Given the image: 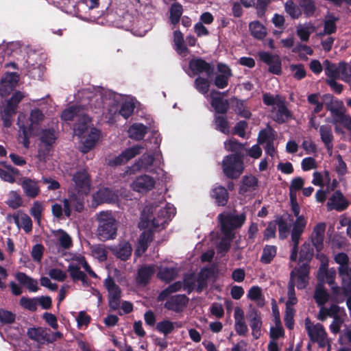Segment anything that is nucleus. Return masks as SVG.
Returning <instances> with one entry per match:
<instances>
[{
	"label": "nucleus",
	"instance_id": "f257e3e1",
	"mask_svg": "<svg viewBox=\"0 0 351 351\" xmlns=\"http://www.w3.org/2000/svg\"><path fill=\"white\" fill-rule=\"evenodd\" d=\"M175 214L174 206L163 200L146 205L138 223V227L144 231L138 239L136 256H141L145 252L148 243L152 240V231L157 228H163Z\"/></svg>",
	"mask_w": 351,
	"mask_h": 351
},
{
	"label": "nucleus",
	"instance_id": "f03ea898",
	"mask_svg": "<svg viewBox=\"0 0 351 351\" xmlns=\"http://www.w3.org/2000/svg\"><path fill=\"white\" fill-rule=\"evenodd\" d=\"M87 98L90 99L91 102H95V109H106L104 112L106 117L110 120L118 112L122 117L127 119L133 112L136 106V101L132 97H123L121 95L113 93H86Z\"/></svg>",
	"mask_w": 351,
	"mask_h": 351
},
{
	"label": "nucleus",
	"instance_id": "7ed1b4c3",
	"mask_svg": "<svg viewBox=\"0 0 351 351\" xmlns=\"http://www.w3.org/2000/svg\"><path fill=\"white\" fill-rule=\"evenodd\" d=\"M45 119V115L43 112L34 108L31 110L28 122L26 123V117L23 112H19L17 119V125L19 128L20 143L25 148L29 147L30 142L29 138L32 135H37L40 130V125Z\"/></svg>",
	"mask_w": 351,
	"mask_h": 351
},
{
	"label": "nucleus",
	"instance_id": "20e7f679",
	"mask_svg": "<svg viewBox=\"0 0 351 351\" xmlns=\"http://www.w3.org/2000/svg\"><path fill=\"white\" fill-rule=\"evenodd\" d=\"M210 274L208 269H203L197 276L190 274L186 276L184 280V284L180 282H175L164 290L160 295V300H164L168 294L178 291L183 289L189 293L197 288L198 291H201L206 285V280Z\"/></svg>",
	"mask_w": 351,
	"mask_h": 351
},
{
	"label": "nucleus",
	"instance_id": "39448f33",
	"mask_svg": "<svg viewBox=\"0 0 351 351\" xmlns=\"http://www.w3.org/2000/svg\"><path fill=\"white\" fill-rule=\"evenodd\" d=\"M74 134L80 139L81 149L84 153L93 149L101 138L100 131L92 127L90 118H86L84 123H76L74 126Z\"/></svg>",
	"mask_w": 351,
	"mask_h": 351
},
{
	"label": "nucleus",
	"instance_id": "423d86ee",
	"mask_svg": "<svg viewBox=\"0 0 351 351\" xmlns=\"http://www.w3.org/2000/svg\"><path fill=\"white\" fill-rule=\"evenodd\" d=\"M97 235L101 241L114 239L117 236V224L111 212L101 211L97 215Z\"/></svg>",
	"mask_w": 351,
	"mask_h": 351
},
{
	"label": "nucleus",
	"instance_id": "0eeeda50",
	"mask_svg": "<svg viewBox=\"0 0 351 351\" xmlns=\"http://www.w3.org/2000/svg\"><path fill=\"white\" fill-rule=\"evenodd\" d=\"M91 93L89 90H83L77 93L78 97H82L81 105L75 106L65 109L62 113V119L64 121L72 120L74 117L77 119V123H84L86 118H89L86 113L84 111V108L81 109V107L89 106L90 108L95 109V102L90 101V99L87 98L86 93Z\"/></svg>",
	"mask_w": 351,
	"mask_h": 351
},
{
	"label": "nucleus",
	"instance_id": "6e6552de",
	"mask_svg": "<svg viewBox=\"0 0 351 351\" xmlns=\"http://www.w3.org/2000/svg\"><path fill=\"white\" fill-rule=\"evenodd\" d=\"M338 265V273L341 279V287L346 295H351V262L345 253H339L334 257Z\"/></svg>",
	"mask_w": 351,
	"mask_h": 351
},
{
	"label": "nucleus",
	"instance_id": "1a4fd4ad",
	"mask_svg": "<svg viewBox=\"0 0 351 351\" xmlns=\"http://www.w3.org/2000/svg\"><path fill=\"white\" fill-rule=\"evenodd\" d=\"M221 167L224 175L231 179L238 178L245 169L243 160L234 154L228 155L223 158Z\"/></svg>",
	"mask_w": 351,
	"mask_h": 351
},
{
	"label": "nucleus",
	"instance_id": "9d476101",
	"mask_svg": "<svg viewBox=\"0 0 351 351\" xmlns=\"http://www.w3.org/2000/svg\"><path fill=\"white\" fill-rule=\"evenodd\" d=\"M74 183L73 191L71 195V203L74 202L73 197L77 196L79 198L89 193L91 189V182L87 172L85 170H81L74 174L73 177Z\"/></svg>",
	"mask_w": 351,
	"mask_h": 351
},
{
	"label": "nucleus",
	"instance_id": "9b49d317",
	"mask_svg": "<svg viewBox=\"0 0 351 351\" xmlns=\"http://www.w3.org/2000/svg\"><path fill=\"white\" fill-rule=\"evenodd\" d=\"M221 225V230L229 238L232 236V230L241 226L245 220L244 215L221 214L219 216Z\"/></svg>",
	"mask_w": 351,
	"mask_h": 351
},
{
	"label": "nucleus",
	"instance_id": "f8f14e48",
	"mask_svg": "<svg viewBox=\"0 0 351 351\" xmlns=\"http://www.w3.org/2000/svg\"><path fill=\"white\" fill-rule=\"evenodd\" d=\"M305 328L311 339L317 342L321 347H324L328 343L326 332L320 324H313L308 318L305 319Z\"/></svg>",
	"mask_w": 351,
	"mask_h": 351
},
{
	"label": "nucleus",
	"instance_id": "ddd939ff",
	"mask_svg": "<svg viewBox=\"0 0 351 351\" xmlns=\"http://www.w3.org/2000/svg\"><path fill=\"white\" fill-rule=\"evenodd\" d=\"M323 100H328L332 101L330 104H327L326 107L330 111L332 117L331 122L335 125L336 132H339L341 131L340 126L343 123L344 118L347 117V114L344 113L343 108L340 106V105L337 101H334L335 100L332 99L331 95H324Z\"/></svg>",
	"mask_w": 351,
	"mask_h": 351
},
{
	"label": "nucleus",
	"instance_id": "4468645a",
	"mask_svg": "<svg viewBox=\"0 0 351 351\" xmlns=\"http://www.w3.org/2000/svg\"><path fill=\"white\" fill-rule=\"evenodd\" d=\"M309 267L306 263H302L299 268L293 269L290 274V280L293 286L298 289H304L308 282Z\"/></svg>",
	"mask_w": 351,
	"mask_h": 351
},
{
	"label": "nucleus",
	"instance_id": "2eb2a0df",
	"mask_svg": "<svg viewBox=\"0 0 351 351\" xmlns=\"http://www.w3.org/2000/svg\"><path fill=\"white\" fill-rule=\"evenodd\" d=\"M162 163V156L159 152H155L154 154H145L141 160L136 163L133 168L136 171L147 170L153 171L152 167H160Z\"/></svg>",
	"mask_w": 351,
	"mask_h": 351
},
{
	"label": "nucleus",
	"instance_id": "dca6fc26",
	"mask_svg": "<svg viewBox=\"0 0 351 351\" xmlns=\"http://www.w3.org/2000/svg\"><path fill=\"white\" fill-rule=\"evenodd\" d=\"M306 225V220L304 216H298L296 218L293 229L291 230V240L293 243V251L291 254V261H295L297 258V247L299 243V239L304 232V229Z\"/></svg>",
	"mask_w": 351,
	"mask_h": 351
},
{
	"label": "nucleus",
	"instance_id": "f3484780",
	"mask_svg": "<svg viewBox=\"0 0 351 351\" xmlns=\"http://www.w3.org/2000/svg\"><path fill=\"white\" fill-rule=\"evenodd\" d=\"M156 185V180L148 175H142L136 178L131 183L130 186L134 191L140 193H147L152 190Z\"/></svg>",
	"mask_w": 351,
	"mask_h": 351
},
{
	"label": "nucleus",
	"instance_id": "a211bd4d",
	"mask_svg": "<svg viewBox=\"0 0 351 351\" xmlns=\"http://www.w3.org/2000/svg\"><path fill=\"white\" fill-rule=\"evenodd\" d=\"M104 286L108 291L109 305L111 308L116 310L119 307L121 290L114 281L108 277L104 280Z\"/></svg>",
	"mask_w": 351,
	"mask_h": 351
},
{
	"label": "nucleus",
	"instance_id": "6ab92c4d",
	"mask_svg": "<svg viewBox=\"0 0 351 351\" xmlns=\"http://www.w3.org/2000/svg\"><path fill=\"white\" fill-rule=\"evenodd\" d=\"M261 60L269 66V71L278 75L281 73V60L278 56L272 55L267 52H260Z\"/></svg>",
	"mask_w": 351,
	"mask_h": 351
},
{
	"label": "nucleus",
	"instance_id": "aec40b11",
	"mask_svg": "<svg viewBox=\"0 0 351 351\" xmlns=\"http://www.w3.org/2000/svg\"><path fill=\"white\" fill-rule=\"evenodd\" d=\"M349 205L348 201L344 197L342 193L339 191H335L328 199L327 202L328 209L342 211L346 210Z\"/></svg>",
	"mask_w": 351,
	"mask_h": 351
},
{
	"label": "nucleus",
	"instance_id": "412c9836",
	"mask_svg": "<svg viewBox=\"0 0 351 351\" xmlns=\"http://www.w3.org/2000/svg\"><path fill=\"white\" fill-rule=\"evenodd\" d=\"M19 75L16 73H7L2 77L0 84V95L5 96L17 84Z\"/></svg>",
	"mask_w": 351,
	"mask_h": 351
},
{
	"label": "nucleus",
	"instance_id": "4be33fe9",
	"mask_svg": "<svg viewBox=\"0 0 351 351\" xmlns=\"http://www.w3.org/2000/svg\"><path fill=\"white\" fill-rule=\"evenodd\" d=\"M143 148L141 146L136 145L125 149L121 154L114 159L110 160L111 165H118L128 162L131 158L139 154Z\"/></svg>",
	"mask_w": 351,
	"mask_h": 351
},
{
	"label": "nucleus",
	"instance_id": "5701e85b",
	"mask_svg": "<svg viewBox=\"0 0 351 351\" xmlns=\"http://www.w3.org/2000/svg\"><path fill=\"white\" fill-rule=\"evenodd\" d=\"M93 205H97L104 202H112L117 199V195L108 188H101L93 196Z\"/></svg>",
	"mask_w": 351,
	"mask_h": 351
},
{
	"label": "nucleus",
	"instance_id": "b1692460",
	"mask_svg": "<svg viewBox=\"0 0 351 351\" xmlns=\"http://www.w3.org/2000/svg\"><path fill=\"white\" fill-rule=\"evenodd\" d=\"M189 69L193 75L205 73L208 76H210L213 72V69L210 65L199 58L192 59L189 62Z\"/></svg>",
	"mask_w": 351,
	"mask_h": 351
},
{
	"label": "nucleus",
	"instance_id": "393cba45",
	"mask_svg": "<svg viewBox=\"0 0 351 351\" xmlns=\"http://www.w3.org/2000/svg\"><path fill=\"white\" fill-rule=\"evenodd\" d=\"M210 104L217 113H226L228 109V101L221 97L218 91L212 90L210 93Z\"/></svg>",
	"mask_w": 351,
	"mask_h": 351
},
{
	"label": "nucleus",
	"instance_id": "a878e982",
	"mask_svg": "<svg viewBox=\"0 0 351 351\" xmlns=\"http://www.w3.org/2000/svg\"><path fill=\"white\" fill-rule=\"evenodd\" d=\"M258 187V178L253 175L245 176L241 180L239 192L244 195L256 191Z\"/></svg>",
	"mask_w": 351,
	"mask_h": 351
},
{
	"label": "nucleus",
	"instance_id": "bb28decb",
	"mask_svg": "<svg viewBox=\"0 0 351 351\" xmlns=\"http://www.w3.org/2000/svg\"><path fill=\"white\" fill-rule=\"evenodd\" d=\"M20 184L26 196L34 198L38 195L40 188L36 180L28 178H23L21 179Z\"/></svg>",
	"mask_w": 351,
	"mask_h": 351
},
{
	"label": "nucleus",
	"instance_id": "cd10ccee",
	"mask_svg": "<svg viewBox=\"0 0 351 351\" xmlns=\"http://www.w3.org/2000/svg\"><path fill=\"white\" fill-rule=\"evenodd\" d=\"M217 69L219 73L215 79V85L219 88H223L228 85L231 71L229 67L223 64H219Z\"/></svg>",
	"mask_w": 351,
	"mask_h": 351
},
{
	"label": "nucleus",
	"instance_id": "c85d7f7f",
	"mask_svg": "<svg viewBox=\"0 0 351 351\" xmlns=\"http://www.w3.org/2000/svg\"><path fill=\"white\" fill-rule=\"evenodd\" d=\"M24 95L21 92H16L12 97L7 100L3 107V112L8 115H14L16 112L19 104L23 99Z\"/></svg>",
	"mask_w": 351,
	"mask_h": 351
},
{
	"label": "nucleus",
	"instance_id": "c756f323",
	"mask_svg": "<svg viewBox=\"0 0 351 351\" xmlns=\"http://www.w3.org/2000/svg\"><path fill=\"white\" fill-rule=\"evenodd\" d=\"M274 138V135L273 130L270 128H267L259 133L258 139L259 143H267L265 147V152L271 156H274L275 154V147L271 143Z\"/></svg>",
	"mask_w": 351,
	"mask_h": 351
},
{
	"label": "nucleus",
	"instance_id": "7c9ffc66",
	"mask_svg": "<svg viewBox=\"0 0 351 351\" xmlns=\"http://www.w3.org/2000/svg\"><path fill=\"white\" fill-rule=\"evenodd\" d=\"M319 132L321 139L326 146L328 154L331 155L333 147V135L331 127L328 125H322L319 128Z\"/></svg>",
	"mask_w": 351,
	"mask_h": 351
},
{
	"label": "nucleus",
	"instance_id": "2f4dec72",
	"mask_svg": "<svg viewBox=\"0 0 351 351\" xmlns=\"http://www.w3.org/2000/svg\"><path fill=\"white\" fill-rule=\"evenodd\" d=\"M186 302L184 295H176L168 299L165 306L169 310L179 312L185 306Z\"/></svg>",
	"mask_w": 351,
	"mask_h": 351
},
{
	"label": "nucleus",
	"instance_id": "473e14b6",
	"mask_svg": "<svg viewBox=\"0 0 351 351\" xmlns=\"http://www.w3.org/2000/svg\"><path fill=\"white\" fill-rule=\"evenodd\" d=\"M113 254L121 260H127L132 254L131 245L128 241H121L110 248Z\"/></svg>",
	"mask_w": 351,
	"mask_h": 351
},
{
	"label": "nucleus",
	"instance_id": "72a5a7b5",
	"mask_svg": "<svg viewBox=\"0 0 351 351\" xmlns=\"http://www.w3.org/2000/svg\"><path fill=\"white\" fill-rule=\"evenodd\" d=\"M325 228V223H319L314 228L312 233L311 239L313 244L318 251L321 250L322 248Z\"/></svg>",
	"mask_w": 351,
	"mask_h": 351
},
{
	"label": "nucleus",
	"instance_id": "f704fd0d",
	"mask_svg": "<svg viewBox=\"0 0 351 351\" xmlns=\"http://www.w3.org/2000/svg\"><path fill=\"white\" fill-rule=\"evenodd\" d=\"M53 236L58 241L60 247L64 250H68L71 247L73 241L71 236L62 229H58L52 231Z\"/></svg>",
	"mask_w": 351,
	"mask_h": 351
},
{
	"label": "nucleus",
	"instance_id": "c9c22d12",
	"mask_svg": "<svg viewBox=\"0 0 351 351\" xmlns=\"http://www.w3.org/2000/svg\"><path fill=\"white\" fill-rule=\"evenodd\" d=\"M315 30V27L311 23H300L296 26V34L303 42L308 41Z\"/></svg>",
	"mask_w": 351,
	"mask_h": 351
},
{
	"label": "nucleus",
	"instance_id": "e433bc0d",
	"mask_svg": "<svg viewBox=\"0 0 351 351\" xmlns=\"http://www.w3.org/2000/svg\"><path fill=\"white\" fill-rule=\"evenodd\" d=\"M1 164L5 166V169L0 168L1 179L9 183H14L16 180L15 176L19 175V171L10 165H6L5 162Z\"/></svg>",
	"mask_w": 351,
	"mask_h": 351
},
{
	"label": "nucleus",
	"instance_id": "4c0bfd02",
	"mask_svg": "<svg viewBox=\"0 0 351 351\" xmlns=\"http://www.w3.org/2000/svg\"><path fill=\"white\" fill-rule=\"evenodd\" d=\"M211 196L219 206H224L228 199L227 190L221 186H217L213 188L211 192Z\"/></svg>",
	"mask_w": 351,
	"mask_h": 351
},
{
	"label": "nucleus",
	"instance_id": "58836bf2",
	"mask_svg": "<svg viewBox=\"0 0 351 351\" xmlns=\"http://www.w3.org/2000/svg\"><path fill=\"white\" fill-rule=\"evenodd\" d=\"M14 222L19 227H21L27 232L31 231L32 223L30 217L25 213L19 212L13 217Z\"/></svg>",
	"mask_w": 351,
	"mask_h": 351
},
{
	"label": "nucleus",
	"instance_id": "ea45409f",
	"mask_svg": "<svg viewBox=\"0 0 351 351\" xmlns=\"http://www.w3.org/2000/svg\"><path fill=\"white\" fill-rule=\"evenodd\" d=\"M51 211L54 217L59 218L64 213L67 217L71 215L70 203L67 199H64L61 203L52 205Z\"/></svg>",
	"mask_w": 351,
	"mask_h": 351
},
{
	"label": "nucleus",
	"instance_id": "a19ab883",
	"mask_svg": "<svg viewBox=\"0 0 351 351\" xmlns=\"http://www.w3.org/2000/svg\"><path fill=\"white\" fill-rule=\"evenodd\" d=\"M337 18L332 14H328L324 19V32H320L317 34L318 36H322L324 35H330L333 34L336 31V22Z\"/></svg>",
	"mask_w": 351,
	"mask_h": 351
},
{
	"label": "nucleus",
	"instance_id": "79ce46f5",
	"mask_svg": "<svg viewBox=\"0 0 351 351\" xmlns=\"http://www.w3.org/2000/svg\"><path fill=\"white\" fill-rule=\"evenodd\" d=\"M249 29L251 34L257 39H263L267 35L265 27L258 21H254L249 24Z\"/></svg>",
	"mask_w": 351,
	"mask_h": 351
},
{
	"label": "nucleus",
	"instance_id": "37998d69",
	"mask_svg": "<svg viewBox=\"0 0 351 351\" xmlns=\"http://www.w3.org/2000/svg\"><path fill=\"white\" fill-rule=\"evenodd\" d=\"M173 42L176 51L182 56L188 54V49L184 45L183 35L180 31H175L173 33Z\"/></svg>",
	"mask_w": 351,
	"mask_h": 351
},
{
	"label": "nucleus",
	"instance_id": "c03bdc74",
	"mask_svg": "<svg viewBox=\"0 0 351 351\" xmlns=\"http://www.w3.org/2000/svg\"><path fill=\"white\" fill-rule=\"evenodd\" d=\"M147 132V128L141 123H134L128 130L129 136L136 140L143 138Z\"/></svg>",
	"mask_w": 351,
	"mask_h": 351
},
{
	"label": "nucleus",
	"instance_id": "a18cd8bd",
	"mask_svg": "<svg viewBox=\"0 0 351 351\" xmlns=\"http://www.w3.org/2000/svg\"><path fill=\"white\" fill-rule=\"evenodd\" d=\"M36 136H40V144L45 145H52L56 139L54 131L53 130H40Z\"/></svg>",
	"mask_w": 351,
	"mask_h": 351
},
{
	"label": "nucleus",
	"instance_id": "49530a36",
	"mask_svg": "<svg viewBox=\"0 0 351 351\" xmlns=\"http://www.w3.org/2000/svg\"><path fill=\"white\" fill-rule=\"evenodd\" d=\"M276 107L278 110L276 112H274V119L278 123H283L288 120L290 117V112L284 105V100L281 101V104H278Z\"/></svg>",
	"mask_w": 351,
	"mask_h": 351
},
{
	"label": "nucleus",
	"instance_id": "de8ad7c7",
	"mask_svg": "<svg viewBox=\"0 0 351 351\" xmlns=\"http://www.w3.org/2000/svg\"><path fill=\"white\" fill-rule=\"evenodd\" d=\"M80 267L76 264H70L68 271L73 280H81L84 285L88 284L86 274L80 271Z\"/></svg>",
	"mask_w": 351,
	"mask_h": 351
},
{
	"label": "nucleus",
	"instance_id": "09e8293b",
	"mask_svg": "<svg viewBox=\"0 0 351 351\" xmlns=\"http://www.w3.org/2000/svg\"><path fill=\"white\" fill-rule=\"evenodd\" d=\"M314 298L318 306H324L329 299V295L324 288L323 285L319 284L315 289Z\"/></svg>",
	"mask_w": 351,
	"mask_h": 351
},
{
	"label": "nucleus",
	"instance_id": "8fccbe9b",
	"mask_svg": "<svg viewBox=\"0 0 351 351\" xmlns=\"http://www.w3.org/2000/svg\"><path fill=\"white\" fill-rule=\"evenodd\" d=\"M154 266L143 267L138 272L137 281L140 284H146L154 274Z\"/></svg>",
	"mask_w": 351,
	"mask_h": 351
},
{
	"label": "nucleus",
	"instance_id": "3c124183",
	"mask_svg": "<svg viewBox=\"0 0 351 351\" xmlns=\"http://www.w3.org/2000/svg\"><path fill=\"white\" fill-rule=\"evenodd\" d=\"M71 264H76L80 267H83L84 270L93 278H97L96 274L91 269L90 266L88 265L84 257L80 254L74 255L71 258Z\"/></svg>",
	"mask_w": 351,
	"mask_h": 351
},
{
	"label": "nucleus",
	"instance_id": "603ef678",
	"mask_svg": "<svg viewBox=\"0 0 351 351\" xmlns=\"http://www.w3.org/2000/svg\"><path fill=\"white\" fill-rule=\"evenodd\" d=\"M247 297L256 302L258 306L264 305V298L262 294V290L257 286L252 287L248 291Z\"/></svg>",
	"mask_w": 351,
	"mask_h": 351
},
{
	"label": "nucleus",
	"instance_id": "864d4df0",
	"mask_svg": "<svg viewBox=\"0 0 351 351\" xmlns=\"http://www.w3.org/2000/svg\"><path fill=\"white\" fill-rule=\"evenodd\" d=\"M324 64L325 66L326 75L330 79H338L339 77L340 63L335 64L328 60H325Z\"/></svg>",
	"mask_w": 351,
	"mask_h": 351
},
{
	"label": "nucleus",
	"instance_id": "5fc2aeb1",
	"mask_svg": "<svg viewBox=\"0 0 351 351\" xmlns=\"http://www.w3.org/2000/svg\"><path fill=\"white\" fill-rule=\"evenodd\" d=\"M29 338L43 343L46 341V331L42 328H30L27 331Z\"/></svg>",
	"mask_w": 351,
	"mask_h": 351
},
{
	"label": "nucleus",
	"instance_id": "6e6d98bb",
	"mask_svg": "<svg viewBox=\"0 0 351 351\" xmlns=\"http://www.w3.org/2000/svg\"><path fill=\"white\" fill-rule=\"evenodd\" d=\"M159 272L158 274V277L165 281H169L172 280L176 275V270L170 267H164L160 265L158 267Z\"/></svg>",
	"mask_w": 351,
	"mask_h": 351
},
{
	"label": "nucleus",
	"instance_id": "4d7b16f0",
	"mask_svg": "<svg viewBox=\"0 0 351 351\" xmlns=\"http://www.w3.org/2000/svg\"><path fill=\"white\" fill-rule=\"evenodd\" d=\"M276 254V247L274 245H266L263 251L261 261L263 263H269Z\"/></svg>",
	"mask_w": 351,
	"mask_h": 351
},
{
	"label": "nucleus",
	"instance_id": "13d9d810",
	"mask_svg": "<svg viewBox=\"0 0 351 351\" xmlns=\"http://www.w3.org/2000/svg\"><path fill=\"white\" fill-rule=\"evenodd\" d=\"M261 324L260 317L255 313L250 321L252 334L255 339L259 338L261 335Z\"/></svg>",
	"mask_w": 351,
	"mask_h": 351
},
{
	"label": "nucleus",
	"instance_id": "bf43d9fd",
	"mask_svg": "<svg viewBox=\"0 0 351 351\" xmlns=\"http://www.w3.org/2000/svg\"><path fill=\"white\" fill-rule=\"evenodd\" d=\"M300 7L302 8L306 16H312L316 11V6L313 0H298Z\"/></svg>",
	"mask_w": 351,
	"mask_h": 351
},
{
	"label": "nucleus",
	"instance_id": "052dcab7",
	"mask_svg": "<svg viewBox=\"0 0 351 351\" xmlns=\"http://www.w3.org/2000/svg\"><path fill=\"white\" fill-rule=\"evenodd\" d=\"M330 180L329 173L325 171L324 174L320 172L315 171L313 173L312 183L315 186H323L325 184H329Z\"/></svg>",
	"mask_w": 351,
	"mask_h": 351
},
{
	"label": "nucleus",
	"instance_id": "680f3d73",
	"mask_svg": "<svg viewBox=\"0 0 351 351\" xmlns=\"http://www.w3.org/2000/svg\"><path fill=\"white\" fill-rule=\"evenodd\" d=\"M195 86L196 89L206 97H208L207 94L209 90L210 82L207 79L199 77L195 80Z\"/></svg>",
	"mask_w": 351,
	"mask_h": 351
},
{
	"label": "nucleus",
	"instance_id": "e2e57ef3",
	"mask_svg": "<svg viewBox=\"0 0 351 351\" xmlns=\"http://www.w3.org/2000/svg\"><path fill=\"white\" fill-rule=\"evenodd\" d=\"M304 184L303 178L297 177L291 180L289 190H290V199L296 198V191L300 190Z\"/></svg>",
	"mask_w": 351,
	"mask_h": 351
},
{
	"label": "nucleus",
	"instance_id": "0e129e2a",
	"mask_svg": "<svg viewBox=\"0 0 351 351\" xmlns=\"http://www.w3.org/2000/svg\"><path fill=\"white\" fill-rule=\"evenodd\" d=\"M313 254V252L311 245L308 243H304L300 251V265L302 263H306L308 265V261L312 258Z\"/></svg>",
	"mask_w": 351,
	"mask_h": 351
},
{
	"label": "nucleus",
	"instance_id": "69168bd1",
	"mask_svg": "<svg viewBox=\"0 0 351 351\" xmlns=\"http://www.w3.org/2000/svg\"><path fill=\"white\" fill-rule=\"evenodd\" d=\"M286 12L293 19H298L301 15L300 9L291 1L288 0L285 4Z\"/></svg>",
	"mask_w": 351,
	"mask_h": 351
},
{
	"label": "nucleus",
	"instance_id": "338daca9",
	"mask_svg": "<svg viewBox=\"0 0 351 351\" xmlns=\"http://www.w3.org/2000/svg\"><path fill=\"white\" fill-rule=\"evenodd\" d=\"M43 210V204L38 201L34 202L29 210V213L37 221L38 223L40 222Z\"/></svg>",
	"mask_w": 351,
	"mask_h": 351
},
{
	"label": "nucleus",
	"instance_id": "774afa93",
	"mask_svg": "<svg viewBox=\"0 0 351 351\" xmlns=\"http://www.w3.org/2000/svg\"><path fill=\"white\" fill-rule=\"evenodd\" d=\"M23 204V200L21 195L16 191H12L9 193V197L7 201V204L12 208H17Z\"/></svg>",
	"mask_w": 351,
	"mask_h": 351
}]
</instances>
